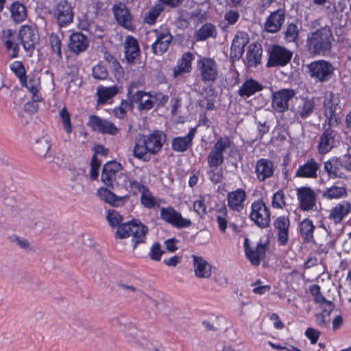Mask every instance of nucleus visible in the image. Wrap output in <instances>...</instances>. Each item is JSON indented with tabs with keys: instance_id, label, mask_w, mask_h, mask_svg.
Instances as JSON below:
<instances>
[{
	"instance_id": "obj_43",
	"label": "nucleus",
	"mask_w": 351,
	"mask_h": 351,
	"mask_svg": "<svg viewBox=\"0 0 351 351\" xmlns=\"http://www.w3.org/2000/svg\"><path fill=\"white\" fill-rule=\"evenodd\" d=\"M232 141L229 136H225L219 138L215 143L213 148L211 149L219 154H223V152L230 147Z\"/></svg>"
},
{
	"instance_id": "obj_49",
	"label": "nucleus",
	"mask_w": 351,
	"mask_h": 351,
	"mask_svg": "<svg viewBox=\"0 0 351 351\" xmlns=\"http://www.w3.org/2000/svg\"><path fill=\"white\" fill-rule=\"evenodd\" d=\"M285 205L284 193L282 190H279L272 196L271 206L274 208H282Z\"/></svg>"
},
{
	"instance_id": "obj_1",
	"label": "nucleus",
	"mask_w": 351,
	"mask_h": 351,
	"mask_svg": "<svg viewBox=\"0 0 351 351\" xmlns=\"http://www.w3.org/2000/svg\"><path fill=\"white\" fill-rule=\"evenodd\" d=\"M166 137V134L159 130H154L147 135L138 134L134 138V156L149 162L150 155H156L161 151Z\"/></svg>"
},
{
	"instance_id": "obj_56",
	"label": "nucleus",
	"mask_w": 351,
	"mask_h": 351,
	"mask_svg": "<svg viewBox=\"0 0 351 351\" xmlns=\"http://www.w3.org/2000/svg\"><path fill=\"white\" fill-rule=\"evenodd\" d=\"M105 171L117 175V173L121 169V165L116 161H110L106 162L103 168Z\"/></svg>"
},
{
	"instance_id": "obj_63",
	"label": "nucleus",
	"mask_w": 351,
	"mask_h": 351,
	"mask_svg": "<svg viewBox=\"0 0 351 351\" xmlns=\"http://www.w3.org/2000/svg\"><path fill=\"white\" fill-rule=\"evenodd\" d=\"M159 13L155 10H149L145 16V21L148 24H154L158 16Z\"/></svg>"
},
{
	"instance_id": "obj_23",
	"label": "nucleus",
	"mask_w": 351,
	"mask_h": 351,
	"mask_svg": "<svg viewBox=\"0 0 351 351\" xmlns=\"http://www.w3.org/2000/svg\"><path fill=\"white\" fill-rule=\"evenodd\" d=\"M196 132V128H192L185 136L174 137L171 141V148L177 152H184L192 145Z\"/></svg>"
},
{
	"instance_id": "obj_47",
	"label": "nucleus",
	"mask_w": 351,
	"mask_h": 351,
	"mask_svg": "<svg viewBox=\"0 0 351 351\" xmlns=\"http://www.w3.org/2000/svg\"><path fill=\"white\" fill-rule=\"evenodd\" d=\"M297 197L299 200V208L303 211L307 210V186H302L297 189Z\"/></svg>"
},
{
	"instance_id": "obj_41",
	"label": "nucleus",
	"mask_w": 351,
	"mask_h": 351,
	"mask_svg": "<svg viewBox=\"0 0 351 351\" xmlns=\"http://www.w3.org/2000/svg\"><path fill=\"white\" fill-rule=\"evenodd\" d=\"M10 69L19 77L21 84H25L26 83L25 69L21 62L16 61L11 64Z\"/></svg>"
},
{
	"instance_id": "obj_24",
	"label": "nucleus",
	"mask_w": 351,
	"mask_h": 351,
	"mask_svg": "<svg viewBox=\"0 0 351 351\" xmlns=\"http://www.w3.org/2000/svg\"><path fill=\"white\" fill-rule=\"evenodd\" d=\"M311 293L314 302L317 304L328 315L333 311L335 305L332 302L327 300L322 294L320 287L317 285L311 286Z\"/></svg>"
},
{
	"instance_id": "obj_32",
	"label": "nucleus",
	"mask_w": 351,
	"mask_h": 351,
	"mask_svg": "<svg viewBox=\"0 0 351 351\" xmlns=\"http://www.w3.org/2000/svg\"><path fill=\"white\" fill-rule=\"evenodd\" d=\"M350 208L351 206L348 202H344L338 204L332 208L329 218L333 220L335 223H340L343 217L349 213Z\"/></svg>"
},
{
	"instance_id": "obj_15",
	"label": "nucleus",
	"mask_w": 351,
	"mask_h": 351,
	"mask_svg": "<svg viewBox=\"0 0 351 351\" xmlns=\"http://www.w3.org/2000/svg\"><path fill=\"white\" fill-rule=\"evenodd\" d=\"M89 46V40L86 36L81 32H75L70 35L68 47L69 51L75 54L86 51Z\"/></svg>"
},
{
	"instance_id": "obj_28",
	"label": "nucleus",
	"mask_w": 351,
	"mask_h": 351,
	"mask_svg": "<svg viewBox=\"0 0 351 351\" xmlns=\"http://www.w3.org/2000/svg\"><path fill=\"white\" fill-rule=\"evenodd\" d=\"M246 198V193L243 189H237L228 193V204L230 208L240 212L243 208V202Z\"/></svg>"
},
{
	"instance_id": "obj_39",
	"label": "nucleus",
	"mask_w": 351,
	"mask_h": 351,
	"mask_svg": "<svg viewBox=\"0 0 351 351\" xmlns=\"http://www.w3.org/2000/svg\"><path fill=\"white\" fill-rule=\"evenodd\" d=\"M106 219L112 228L117 227V228L122 226L123 216L114 209H109L106 216Z\"/></svg>"
},
{
	"instance_id": "obj_40",
	"label": "nucleus",
	"mask_w": 351,
	"mask_h": 351,
	"mask_svg": "<svg viewBox=\"0 0 351 351\" xmlns=\"http://www.w3.org/2000/svg\"><path fill=\"white\" fill-rule=\"evenodd\" d=\"M207 174L210 180L214 184L221 182L223 178V169L221 166H213L209 167Z\"/></svg>"
},
{
	"instance_id": "obj_44",
	"label": "nucleus",
	"mask_w": 351,
	"mask_h": 351,
	"mask_svg": "<svg viewBox=\"0 0 351 351\" xmlns=\"http://www.w3.org/2000/svg\"><path fill=\"white\" fill-rule=\"evenodd\" d=\"M207 161L208 167L221 166L224 161L223 154H219L211 150L208 155Z\"/></svg>"
},
{
	"instance_id": "obj_36",
	"label": "nucleus",
	"mask_w": 351,
	"mask_h": 351,
	"mask_svg": "<svg viewBox=\"0 0 351 351\" xmlns=\"http://www.w3.org/2000/svg\"><path fill=\"white\" fill-rule=\"evenodd\" d=\"M340 167H342L338 158L327 161L324 164V169L331 178H346L344 173L341 171Z\"/></svg>"
},
{
	"instance_id": "obj_62",
	"label": "nucleus",
	"mask_w": 351,
	"mask_h": 351,
	"mask_svg": "<svg viewBox=\"0 0 351 351\" xmlns=\"http://www.w3.org/2000/svg\"><path fill=\"white\" fill-rule=\"evenodd\" d=\"M319 165L313 160H308V178H316V172L319 169Z\"/></svg>"
},
{
	"instance_id": "obj_2",
	"label": "nucleus",
	"mask_w": 351,
	"mask_h": 351,
	"mask_svg": "<svg viewBox=\"0 0 351 351\" xmlns=\"http://www.w3.org/2000/svg\"><path fill=\"white\" fill-rule=\"evenodd\" d=\"M148 231V228L141 221L132 219L120 226L115 232V237L119 239L132 237V246L135 250L139 244L145 243Z\"/></svg>"
},
{
	"instance_id": "obj_13",
	"label": "nucleus",
	"mask_w": 351,
	"mask_h": 351,
	"mask_svg": "<svg viewBox=\"0 0 351 351\" xmlns=\"http://www.w3.org/2000/svg\"><path fill=\"white\" fill-rule=\"evenodd\" d=\"M308 70L312 77L323 82L328 80L333 71L331 64L326 61H317L308 64Z\"/></svg>"
},
{
	"instance_id": "obj_4",
	"label": "nucleus",
	"mask_w": 351,
	"mask_h": 351,
	"mask_svg": "<svg viewBox=\"0 0 351 351\" xmlns=\"http://www.w3.org/2000/svg\"><path fill=\"white\" fill-rule=\"evenodd\" d=\"M269 58L267 67L284 66L291 60L293 53L287 48L273 45L268 49Z\"/></svg>"
},
{
	"instance_id": "obj_14",
	"label": "nucleus",
	"mask_w": 351,
	"mask_h": 351,
	"mask_svg": "<svg viewBox=\"0 0 351 351\" xmlns=\"http://www.w3.org/2000/svg\"><path fill=\"white\" fill-rule=\"evenodd\" d=\"M156 32V40L152 44V51L156 55H162L169 49L173 36L168 30Z\"/></svg>"
},
{
	"instance_id": "obj_58",
	"label": "nucleus",
	"mask_w": 351,
	"mask_h": 351,
	"mask_svg": "<svg viewBox=\"0 0 351 351\" xmlns=\"http://www.w3.org/2000/svg\"><path fill=\"white\" fill-rule=\"evenodd\" d=\"M139 54V47L125 49V55L127 60L129 62H132Z\"/></svg>"
},
{
	"instance_id": "obj_59",
	"label": "nucleus",
	"mask_w": 351,
	"mask_h": 351,
	"mask_svg": "<svg viewBox=\"0 0 351 351\" xmlns=\"http://www.w3.org/2000/svg\"><path fill=\"white\" fill-rule=\"evenodd\" d=\"M128 182V176L125 173H119L118 175H115V176H114V182H115L117 186H120L123 188H126Z\"/></svg>"
},
{
	"instance_id": "obj_38",
	"label": "nucleus",
	"mask_w": 351,
	"mask_h": 351,
	"mask_svg": "<svg viewBox=\"0 0 351 351\" xmlns=\"http://www.w3.org/2000/svg\"><path fill=\"white\" fill-rule=\"evenodd\" d=\"M50 148L51 145L49 141L47 138H43L36 141L34 151L39 157L45 158L47 156Z\"/></svg>"
},
{
	"instance_id": "obj_11",
	"label": "nucleus",
	"mask_w": 351,
	"mask_h": 351,
	"mask_svg": "<svg viewBox=\"0 0 351 351\" xmlns=\"http://www.w3.org/2000/svg\"><path fill=\"white\" fill-rule=\"evenodd\" d=\"M339 104L338 96L335 95L332 93L326 95L324 101V112L330 126H335L338 123L339 117L337 111L339 109Z\"/></svg>"
},
{
	"instance_id": "obj_42",
	"label": "nucleus",
	"mask_w": 351,
	"mask_h": 351,
	"mask_svg": "<svg viewBox=\"0 0 351 351\" xmlns=\"http://www.w3.org/2000/svg\"><path fill=\"white\" fill-rule=\"evenodd\" d=\"M346 195V189L344 186H333L328 188L324 195L329 199L340 198Z\"/></svg>"
},
{
	"instance_id": "obj_61",
	"label": "nucleus",
	"mask_w": 351,
	"mask_h": 351,
	"mask_svg": "<svg viewBox=\"0 0 351 351\" xmlns=\"http://www.w3.org/2000/svg\"><path fill=\"white\" fill-rule=\"evenodd\" d=\"M341 164V167L348 171H351V155L350 154L338 158Z\"/></svg>"
},
{
	"instance_id": "obj_8",
	"label": "nucleus",
	"mask_w": 351,
	"mask_h": 351,
	"mask_svg": "<svg viewBox=\"0 0 351 351\" xmlns=\"http://www.w3.org/2000/svg\"><path fill=\"white\" fill-rule=\"evenodd\" d=\"M53 16L60 27H66L73 21V7L66 0H60L55 7Z\"/></svg>"
},
{
	"instance_id": "obj_10",
	"label": "nucleus",
	"mask_w": 351,
	"mask_h": 351,
	"mask_svg": "<svg viewBox=\"0 0 351 351\" xmlns=\"http://www.w3.org/2000/svg\"><path fill=\"white\" fill-rule=\"evenodd\" d=\"M331 32L328 28L324 27L313 34L310 45L313 47L314 53L327 50L330 47Z\"/></svg>"
},
{
	"instance_id": "obj_50",
	"label": "nucleus",
	"mask_w": 351,
	"mask_h": 351,
	"mask_svg": "<svg viewBox=\"0 0 351 351\" xmlns=\"http://www.w3.org/2000/svg\"><path fill=\"white\" fill-rule=\"evenodd\" d=\"M164 253L165 251L162 250L161 245L158 242H155L150 248L149 256L152 261H159Z\"/></svg>"
},
{
	"instance_id": "obj_3",
	"label": "nucleus",
	"mask_w": 351,
	"mask_h": 351,
	"mask_svg": "<svg viewBox=\"0 0 351 351\" xmlns=\"http://www.w3.org/2000/svg\"><path fill=\"white\" fill-rule=\"evenodd\" d=\"M251 210L250 218L258 228L265 229L270 226V210L263 199L254 202Z\"/></svg>"
},
{
	"instance_id": "obj_51",
	"label": "nucleus",
	"mask_w": 351,
	"mask_h": 351,
	"mask_svg": "<svg viewBox=\"0 0 351 351\" xmlns=\"http://www.w3.org/2000/svg\"><path fill=\"white\" fill-rule=\"evenodd\" d=\"M49 43L52 50L59 58H62L61 40L57 34H52L49 37Z\"/></svg>"
},
{
	"instance_id": "obj_34",
	"label": "nucleus",
	"mask_w": 351,
	"mask_h": 351,
	"mask_svg": "<svg viewBox=\"0 0 351 351\" xmlns=\"http://www.w3.org/2000/svg\"><path fill=\"white\" fill-rule=\"evenodd\" d=\"M217 35L215 26L212 23H207L196 31L195 36L197 41H204L209 38H215Z\"/></svg>"
},
{
	"instance_id": "obj_37",
	"label": "nucleus",
	"mask_w": 351,
	"mask_h": 351,
	"mask_svg": "<svg viewBox=\"0 0 351 351\" xmlns=\"http://www.w3.org/2000/svg\"><path fill=\"white\" fill-rule=\"evenodd\" d=\"M118 93V88L117 86H111L107 88H102L98 90V100L99 104H105L108 99L113 97Z\"/></svg>"
},
{
	"instance_id": "obj_45",
	"label": "nucleus",
	"mask_w": 351,
	"mask_h": 351,
	"mask_svg": "<svg viewBox=\"0 0 351 351\" xmlns=\"http://www.w3.org/2000/svg\"><path fill=\"white\" fill-rule=\"evenodd\" d=\"M60 117L63 124V128L67 134L72 132V125L69 112L65 107L60 111Z\"/></svg>"
},
{
	"instance_id": "obj_7",
	"label": "nucleus",
	"mask_w": 351,
	"mask_h": 351,
	"mask_svg": "<svg viewBox=\"0 0 351 351\" xmlns=\"http://www.w3.org/2000/svg\"><path fill=\"white\" fill-rule=\"evenodd\" d=\"M160 217L177 228H188L192 223L190 219L184 218L171 206L162 207L160 211Z\"/></svg>"
},
{
	"instance_id": "obj_57",
	"label": "nucleus",
	"mask_w": 351,
	"mask_h": 351,
	"mask_svg": "<svg viewBox=\"0 0 351 351\" xmlns=\"http://www.w3.org/2000/svg\"><path fill=\"white\" fill-rule=\"evenodd\" d=\"M115 175L108 173V171H105L104 169H102L101 178L102 182L108 186L112 187L114 189V181Z\"/></svg>"
},
{
	"instance_id": "obj_48",
	"label": "nucleus",
	"mask_w": 351,
	"mask_h": 351,
	"mask_svg": "<svg viewBox=\"0 0 351 351\" xmlns=\"http://www.w3.org/2000/svg\"><path fill=\"white\" fill-rule=\"evenodd\" d=\"M298 34L299 29L298 26L295 23H291L287 26L285 33V38L288 42H293L298 38Z\"/></svg>"
},
{
	"instance_id": "obj_64",
	"label": "nucleus",
	"mask_w": 351,
	"mask_h": 351,
	"mask_svg": "<svg viewBox=\"0 0 351 351\" xmlns=\"http://www.w3.org/2000/svg\"><path fill=\"white\" fill-rule=\"evenodd\" d=\"M129 186L131 190L136 189L138 192H141V193H143L144 191L149 192V189L146 186L141 184L140 182H138L136 180L130 181Z\"/></svg>"
},
{
	"instance_id": "obj_18",
	"label": "nucleus",
	"mask_w": 351,
	"mask_h": 351,
	"mask_svg": "<svg viewBox=\"0 0 351 351\" xmlns=\"http://www.w3.org/2000/svg\"><path fill=\"white\" fill-rule=\"evenodd\" d=\"M112 10L114 19L119 25L127 29H132V16L124 3H119L114 5Z\"/></svg>"
},
{
	"instance_id": "obj_35",
	"label": "nucleus",
	"mask_w": 351,
	"mask_h": 351,
	"mask_svg": "<svg viewBox=\"0 0 351 351\" xmlns=\"http://www.w3.org/2000/svg\"><path fill=\"white\" fill-rule=\"evenodd\" d=\"M334 131L327 129L321 136L319 150L322 154L328 152L334 145Z\"/></svg>"
},
{
	"instance_id": "obj_20",
	"label": "nucleus",
	"mask_w": 351,
	"mask_h": 351,
	"mask_svg": "<svg viewBox=\"0 0 351 351\" xmlns=\"http://www.w3.org/2000/svg\"><path fill=\"white\" fill-rule=\"evenodd\" d=\"M89 125L94 130H97L102 134L114 135L117 133V128L110 121L103 119L97 115L89 117Z\"/></svg>"
},
{
	"instance_id": "obj_26",
	"label": "nucleus",
	"mask_w": 351,
	"mask_h": 351,
	"mask_svg": "<svg viewBox=\"0 0 351 351\" xmlns=\"http://www.w3.org/2000/svg\"><path fill=\"white\" fill-rule=\"evenodd\" d=\"M195 274L199 278H208L211 276L212 267L202 257L192 255Z\"/></svg>"
},
{
	"instance_id": "obj_12",
	"label": "nucleus",
	"mask_w": 351,
	"mask_h": 351,
	"mask_svg": "<svg viewBox=\"0 0 351 351\" xmlns=\"http://www.w3.org/2000/svg\"><path fill=\"white\" fill-rule=\"evenodd\" d=\"M267 244L261 242L257 243L255 249L250 247V241L247 238L244 240V248L247 258L252 265L258 266L261 263V259L265 257Z\"/></svg>"
},
{
	"instance_id": "obj_16",
	"label": "nucleus",
	"mask_w": 351,
	"mask_h": 351,
	"mask_svg": "<svg viewBox=\"0 0 351 351\" xmlns=\"http://www.w3.org/2000/svg\"><path fill=\"white\" fill-rule=\"evenodd\" d=\"M275 171L274 162L267 158H261L256 161L255 173L259 182H264L271 178Z\"/></svg>"
},
{
	"instance_id": "obj_31",
	"label": "nucleus",
	"mask_w": 351,
	"mask_h": 351,
	"mask_svg": "<svg viewBox=\"0 0 351 351\" xmlns=\"http://www.w3.org/2000/svg\"><path fill=\"white\" fill-rule=\"evenodd\" d=\"M40 77L36 75L27 76L26 83L21 84L22 86L26 87L32 95L34 101L39 102L42 100V97L38 95L40 89Z\"/></svg>"
},
{
	"instance_id": "obj_52",
	"label": "nucleus",
	"mask_w": 351,
	"mask_h": 351,
	"mask_svg": "<svg viewBox=\"0 0 351 351\" xmlns=\"http://www.w3.org/2000/svg\"><path fill=\"white\" fill-rule=\"evenodd\" d=\"M141 202L147 208H152L156 205L155 197H153L150 191L147 192L144 191L141 195Z\"/></svg>"
},
{
	"instance_id": "obj_46",
	"label": "nucleus",
	"mask_w": 351,
	"mask_h": 351,
	"mask_svg": "<svg viewBox=\"0 0 351 351\" xmlns=\"http://www.w3.org/2000/svg\"><path fill=\"white\" fill-rule=\"evenodd\" d=\"M219 215L217 216V221L219 225V228L222 232H225L227 228V208L223 206L217 210Z\"/></svg>"
},
{
	"instance_id": "obj_9",
	"label": "nucleus",
	"mask_w": 351,
	"mask_h": 351,
	"mask_svg": "<svg viewBox=\"0 0 351 351\" xmlns=\"http://www.w3.org/2000/svg\"><path fill=\"white\" fill-rule=\"evenodd\" d=\"M295 96V91L290 88H282L272 94V108L278 112H285L289 109V101Z\"/></svg>"
},
{
	"instance_id": "obj_6",
	"label": "nucleus",
	"mask_w": 351,
	"mask_h": 351,
	"mask_svg": "<svg viewBox=\"0 0 351 351\" xmlns=\"http://www.w3.org/2000/svg\"><path fill=\"white\" fill-rule=\"evenodd\" d=\"M19 36L24 49L31 54L39 40L36 27L33 25H22L19 29Z\"/></svg>"
},
{
	"instance_id": "obj_27",
	"label": "nucleus",
	"mask_w": 351,
	"mask_h": 351,
	"mask_svg": "<svg viewBox=\"0 0 351 351\" xmlns=\"http://www.w3.org/2000/svg\"><path fill=\"white\" fill-rule=\"evenodd\" d=\"M99 198L112 206H120L124 204L125 199H128V195L117 196L106 188H100L97 191Z\"/></svg>"
},
{
	"instance_id": "obj_21",
	"label": "nucleus",
	"mask_w": 351,
	"mask_h": 351,
	"mask_svg": "<svg viewBox=\"0 0 351 351\" xmlns=\"http://www.w3.org/2000/svg\"><path fill=\"white\" fill-rule=\"evenodd\" d=\"M289 226V219L285 216H280L274 221V227L278 231V243L279 245H285L287 243Z\"/></svg>"
},
{
	"instance_id": "obj_25",
	"label": "nucleus",
	"mask_w": 351,
	"mask_h": 351,
	"mask_svg": "<svg viewBox=\"0 0 351 351\" xmlns=\"http://www.w3.org/2000/svg\"><path fill=\"white\" fill-rule=\"evenodd\" d=\"M263 49L261 44L253 43L248 47L246 53V63L250 67H256L261 64Z\"/></svg>"
},
{
	"instance_id": "obj_54",
	"label": "nucleus",
	"mask_w": 351,
	"mask_h": 351,
	"mask_svg": "<svg viewBox=\"0 0 351 351\" xmlns=\"http://www.w3.org/2000/svg\"><path fill=\"white\" fill-rule=\"evenodd\" d=\"M193 210L200 217H203V216L206 215V207L203 197L200 196L197 200L194 202Z\"/></svg>"
},
{
	"instance_id": "obj_22",
	"label": "nucleus",
	"mask_w": 351,
	"mask_h": 351,
	"mask_svg": "<svg viewBox=\"0 0 351 351\" xmlns=\"http://www.w3.org/2000/svg\"><path fill=\"white\" fill-rule=\"evenodd\" d=\"M131 102L138 104V109L140 111L149 110L154 107V95L150 93L137 90L131 97Z\"/></svg>"
},
{
	"instance_id": "obj_30",
	"label": "nucleus",
	"mask_w": 351,
	"mask_h": 351,
	"mask_svg": "<svg viewBox=\"0 0 351 351\" xmlns=\"http://www.w3.org/2000/svg\"><path fill=\"white\" fill-rule=\"evenodd\" d=\"M263 89V86L258 81L250 78L246 80L241 86L238 94L241 97H249Z\"/></svg>"
},
{
	"instance_id": "obj_29",
	"label": "nucleus",
	"mask_w": 351,
	"mask_h": 351,
	"mask_svg": "<svg viewBox=\"0 0 351 351\" xmlns=\"http://www.w3.org/2000/svg\"><path fill=\"white\" fill-rule=\"evenodd\" d=\"M193 55L191 52L184 53L182 58L178 60L176 66L173 69V77H178L183 73H189L191 70V61Z\"/></svg>"
},
{
	"instance_id": "obj_33",
	"label": "nucleus",
	"mask_w": 351,
	"mask_h": 351,
	"mask_svg": "<svg viewBox=\"0 0 351 351\" xmlns=\"http://www.w3.org/2000/svg\"><path fill=\"white\" fill-rule=\"evenodd\" d=\"M10 13L12 19L16 23L24 21L27 16L25 6L18 1L12 3Z\"/></svg>"
},
{
	"instance_id": "obj_17",
	"label": "nucleus",
	"mask_w": 351,
	"mask_h": 351,
	"mask_svg": "<svg viewBox=\"0 0 351 351\" xmlns=\"http://www.w3.org/2000/svg\"><path fill=\"white\" fill-rule=\"evenodd\" d=\"M249 42L248 35L242 32H238L234 36L230 47V58L233 60H239L242 56L245 47Z\"/></svg>"
},
{
	"instance_id": "obj_19",
	"label": "nucleus",
	"mask_w": 351,
	"mask_h": 351,
	"mask_svg": "<svg viewBox=\"0 0 351 351\" xmlns=\"http://www.w3.org/2000/svg\"><path fill=\"white\" fill-rule=\"evenodd\" d=\"M285 19V11L282 9H278L271 12L264 24L265 29L269 33H276L282 27Z\"/></svg>"
},
{
	"instance_id": "obj_5",
	"label": "nucleus",
	"mask_w": 351,
	"mask_h": 351,
	"mask_svg": "<svg viewBox=\"0 0 351 351\" xmlns=\"http://www.w3.org/2000/svg\"><path fill=\"white\" fill-rule=\"evenodd\" d=\"M197 67L200 72V77L206 84H213L218 77V67L216 62L210 58H202L197 60Z\"/></svg>"
},
{
	"instance_id": "obj_53",
	"label": "nucleus",
	"mask_w": 351,
	"mask_h": 351,
	"mask_svg": "<svg viewBox=\"0 0 351 351\" xmlns=\"http://www.w3.org/2000/svg\"><path fill=\"white\" fill-rule=\"evenodd\" d=\"M93 77L99 80H106L108 77V71L105 66L98 64L93 68Z\"/></svg>"
},
{
	"instance_id": "obj_60",
	"label": "nucleus",
	"mask_w": 351,
	"mask_h": 351,
	"mask_svg": "<svg viewBox=\"0 0 351 351\" xmlns=\"http://www.w3.org/2000/svg\"><path fill=\"white\" fill-rule=\"evenodd\" d=\"M239 18V14L236 11H229L225 14L224 19L228 21V24L234 25L237 23Z\"/></svg>"
},
{
	"instance_id": "obj_55",
	"label": "nucleus",
	"mask_w": 351,
	"mask_h": 351,
	"mask_svg": "<svg viewBox=\"0 0 351 351\" xmlns=\"http://www.w3.org/2000/svg\"><path fill=\"white\" fill-rule=\"evenodd\" d=\"M206 13L200 9L195 10V11L192 12L190 15V20L196 25L203 22L204 21L206 20Z\"/></svg>"
}]
</instances>
